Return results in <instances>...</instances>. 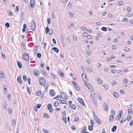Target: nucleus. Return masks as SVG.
<instances>
[{
    "mask_svg": "<svg viewBox=\"0 0 133 133\" xmlns=\"http://www.w3.org/2000/svg\"><path fill=\"white\" fill-rule=\"evenodd\" d=\"M115 114V112L114 110H111L110 115L109 116V120L110 121H112L114 118V116Z\"/></svg>",
    "mask_w": 133,
    "mask_h": 133,
    "instance_id": "f257e3e1",
    "label": "nucleus"
},
{
    "mask_svg": "<svg viewBox=\"0 0 133 133\" xmlns=\"http://www.w3.org/2000/svg\"><path fill=\"white\" fill-rule=\"evenodd\" d=\"M31 29L33 31L34 30L36 29V24L34 21L32 20L31 23Z\"/></svg>",
    "mask_w": 133,
    "mask_h": 133,
    "instance_id": "f03ea898",
    "label": "nucleus"
},
{
    "mask_svg": "<svg viewBox=\"0 0 133 133\" xmlns=\"http://www.w3.org/2000/svg\"><path fill=\"white\" fill-rule=\"evenodd\" d=\"M45 32L46 34L49 32V35H51L53 33L52 30L51 29H49V28L48 27H46V28Z\"/></svg>",
    "mask_w": 133,
    "mask_h": 133,
    "instance_id": "7ed1b4c3",
    "label": "nucleus"
},
{
    "mask_svg": "<svg viewBox=\"0 0 133 133\" xmlns=\"http://www.w3.org/2000/svg\"><path fill=\"white\" fill-rule=\"evenodd\" d=\"M40 84L43 86H44L46 84V81L44 78H40L39 80Z\"/></svg>",
    "mask_w": 133,
    "mask_h": 133,
    "instance_id": "20e7f679",
    "label": "nucleus"
},
{
    "mask_svg": "<svg viewBox=\"0 0 133 133\" xmlns=\"http://www.w3.org/2000/svg\"><path fill=\"white\" fill-rule=\"evenodd\" d=\"M22 58L26 61H28L29 59V57L28 55L26 53H25L23 55Z\"/></svg>",
    "mask_w": 133,
    "mask_h": 133,
    "instance_id": "39448f33",
    "label": "nucleus"
},
{
    "mask_svg": "<svg viewBox=\"0 0 133 133\" xmlns=\"http://www.w3.org/2000/svg\"><path fill=\"white\" fill-rule=\"evenodd\" d=\"M47 108L50 112H51L53 110V109L52 108V105L50 104H48Z\"/></svg>",
    "mask_w": 133,
    "mask_h": 133,
    "instance_id": "423d86ee",
    "label": "nucleus"
},
{
    "mask_svg": "<svg viewBox=\"0 0 133 133\" xmlns=\"http://www.w3.org/2000/svg\"><path fill=\"white\" fill-rule=\"evenodd\" d=\"M61 97L62 98L64 99H65L67 98L66 95L65 93H62L61 95Z\"/></svg>",
    "mask_w": 133,
    "mask_h": 133,
    "instance_id": "0eeeda50",
    "label": "nucleus"
},
{
    "mask_svg": "<svg viewBox=\"0 0 133 133\" xmlns=\"http://www.w3.org/2000/svg\"><path fill=\"white\" fill-rule=\"evenodd\" d=\"M78 100L80 103L83 106H84L85 104L84 103L83 100L81 98H78Z\"/></svg>",
    "mask_w": 133,
    "mask_h": 133,
    "instance_id": "6e6552de",
    "label": "nucleus"
},
{
    "mask_svg": "<svg viewBox=\"0 0 133 133\" xmlns=\"http://www.w3.org/2000/svg\"><path fill=\"white\" fill-rule=\"evenodd\" d=\"M34 74L35 76H38L39 75V72L37 69H35L34 70Z\"/></svg>",
    "mask_w": 133,
    "mask_h": 133,
    "instance_id": "1a4fd4ad",
    "label": "nucleus"
},
{
    "mask_svg": "<svg viewBox=\"0 0 133 133\" xmlns=\"http://www.w3.org/2000/svg\"><path fill=\"white\" fill-rule=\"evenodd\" d=\"M17 81L20 84H22V81L21 80V76H19L17 78Z\"/></svg>",
    "mask_w": 133,
    "mask_h": 133,
    "instance_id": "9d476101",
    "label": "nucleus"
},
{
    "mask_svg": "<svg viewBox=\"0 0 133 133\" xmlns=\"http://www.w3.org/2000/svg\"><path fill=\"white\" fill-rule=\"evenodd\" d=\"M39 46L38 45H36L34 49V53L36 54L37 52L38 51L37 50Z\"/></svg>",
    "mask_w": 133,
    "mask_h": 133,
    "instance_id": "9b49d317",
    "label": "nucleus"
},
{
    "mask_svg": "<svg viewBox=\"0 0 133 133\" xmlns=\"http://www.w3.org/2000/svg\"><path fill=\"white\" fill-rule=\"evenodd\" d=\"M30 3L31 7V8H33L35 5V1L34 0H30Z\"/></svg>",
    "mask_w": 133,
    "mask_h": 133,
    "instance_id": "f8f14e48",
    "label": "nucleus"
},
{
    "mask_svg": "<svg viewBox=\"0 0 133 133\" xmlns=\"http://www.w3.org/2000/svg\"><path fill=\"white\" fill-rule=\"evenodd\" d=\"M104 109L105 111H108V107L107 103H104Z\"/></svg>",
    "mask_w": 133,
    "mask_h": 133,
    "instance_id": "ddd939ff",
    "label": "nucleus"
},
{
    "mask_svg": "<svg viewBox=\"0 0 133 133\" xmlns=\"http://www.w3.org/2000/svg\"><path fill=\"white\" fill-rule=\"evenodd\" d=\"M96 79L97 80V81L98 84H100L102 83V81L101 80L100 78L99 77L97 78Z\"/></svg>",
    "mask_w": 133,
    "mask_h": 133,
    "instance_id": "4468645a",
    "label": "nucleus"
},
{
    "mask_svg": "<svg viewBox=\"0 0 133 133\" xmlns=\"http://www.w3.org/2000/svg\"><path fill=\"white\" fill-rule=\"evenodd\" d=\"M85 85L89 89H90V88H91V86H90L89 84L85 82L84 83Z\"/></svg>",
    "mask_w": 133,
    "mask_h": 133,
    "instance_id": "2eb2a0df",
    "label": "nucleus"
},
{
    "mask_svg": "<svg viewBox=\"0 0 133 133\" xmlns=\"http://www.w3.org/2000/svg\"><path fill=\"white\" fill-rule=\"evenodd\" d=\"M86 127L85 126L82 129L81 132L82 133H85L86 131Z\"/></svg>",
    "mask_w": 133,
    "mask_h": 133,
    "instance_id": "dca6fc26",
    "label": "nucleus"
},
{
    "mask_svg": "<svg viewBox=\"0 0 133 133\" xmlns=\"http://www.w3.org/2000/svg\"><path fill=\"white\" fill-rule=\"evenodd\" d=\"M84 77H83V74H82V78L83 80L85 82V81H86L87 80V78H86V76L85 75V74H84Z\"/></svg>",
    "mask_w": 133,
    "mask_h": 133,
    "instance_id": "f3484780",
    "label": "nucleus"
},
{
    "mask_svg": "<svg viewBox=\"0 0 133 133\" xmlns=\"http://www.w3.org/2000/svg\"><path fill=\"white\" fill-rule=\"evenodd\" d=\"M95 121L99 124H101V122L99 118H97L95 119Z\"/></svg>",
    "mask_w": 133,
    "mask_h": 133,
    "instance_id": "a211bd4d",
    "label": "nucleus"
},
{
    "mask_svg": "<svg viewBox=\"0 0 133 133\" xmlns=\"http://www.w3.org/2000/svg\"><path fill=\"white\" fill-rule=\"evenodd\" d=\"M52 49L54 50L57 53H58L59 52V49L57 48L54 47L52 48Z\"/></svg>",
    "mask_w": 133,
    "mask_h": 133,
    "instance_id": "6ab92c4d",
    "label": "nucleus"
},
{
    "mask_svg": "<svg viewBox=\"0 0 133 133\" xmlns=\"http://www.w3.org/2000/svg\"><path fill=\"white\" fill-rule=\"evenodd\" d=\"M50 95H51L52 96H54L55 95V94L54 93V90L53 89H51L50 90Z\"/></svg>",
    "mask_w": 133,
    "mask_h": 133,
    "instance_id": "aec40b11",
    "label": "nucleus"
},
{
    "mask_svg": "<svg viewBox=\"0 0 133 133\" xmlns=\"http://www.w3.org/2000/svg\"><path fill=\"white\" fill-rule=\"evenodd\" d=\"M21 48L22 49H25L26 48L25 45L24 43H22L21 44Z\"/></svg>",
    "mask_w": 133,
    "mask_h": 133,
    "instance_id": "412c9836",
    "label": "nucleus"
},
{
    "mask_svg": "<svg viewBox=\"0 0 133 133\" xmlns=\"http://www.w3.org/2000/svg\"><path fill=\"white\" fill-rule=\"evenodd\" d=\"M123 4V2L121 1H118L117 2V4L119 6H122Z\"/></svg>",
    "mask_w": 133,
    "mask_h": 133,
    "instance_id": "4be33fe9",
    "label": "nucleus"
},
{
    "mask_svg": "<svg viewBox=\"0 0 133 133\" xmlns=\"http://www.w3.org/2000/svg\"><path fill=\"white\" fill-rule=\"evenodd\" d=\"M17 65L20 68H22V64L20 62H18L17 63Z\"/></svg>",
    "mask_w": 133,
    "mask_h": 133,
    "instance_id": "5701e85b",
    "label": "nucleus"
},
{
    "mask_svg": "<svg viewBox=\"0 0 133 133\" xmlns=\"http://www.w3.org/2000/svg\"><path fill=\"white\" fill-rule=\"evenodd\" d=\"M69 105L71 108L74 109L75 110L76 109V107L75 105L72 104L70 105Z\"/></svg>",
    "mask_w": 133,
    "mask_h": 133,
    "instance_id": "b1692460",
    "label": "nucleus"
},
{
    "mask_svg": "<svg viewBox=\"0 0 133 133\" xmlns=\"http://www.w3.org/2000/svg\"><path fill=\"white\" fill-rule=\"evenodd\" d=\"M117 129V127L116 126H114L112 129V132H114L116 131Z\"/></svg>",
    "mask_w": 133,
    "mask_h": 133,
    "instance_id": "393cba45",
    "label": "nucleus"
},
{
    "mask_svg": "<svg viewBox=\"0 0 133 133\" xmlns=\"http://www.w3.org/2000/svg\"><path fill=\"white\" fill-rule=\"evenodd\" d=\"M54 99H56L58 101H60L61 100V98L60 97L59 95H57L56 97L54 98Z\"/></svg>",
    "mask_w": 133,
    "mask_h": 133,
    "instance_id": "a878e982",
    "label": "nucleus"
},
{
    "mask_svg": "<svg viewBox=\"0 0 133 133\" xmlns=\"http://www.w3.org/2000/svg\"><path fill=\"white\" fill-rule=\"evenodd\" d=\"M132 118L131 116L130 115H128L127 117V120L129 121H130Z\"/></svg>",
    "mask_w": 133,
    "mask_h": 133,
    "instance_id": "bb28decb",
    "label": "nucleus"
},
{
    "mask_svg": "<svg viewBox=\"0 0 133 133\" xmlns=\"http://www.w3.org/2000/svg\"><path fill=\"white\" fill-rule=\"evenodd\" d=\"M114 96L116 98H118L119 97V95H118L117 94V93L116 92H114Z\"/></svg>",
    "mask_w": 133,
    "mask_h": 133,
    "instance_id": "cd10ccee",
    "label": "nucleus"
},
{
    "mask_svg": "<svg viewBox=\"0 0 133 133\" xmlns=\"http://www.w3.org/2000/svg\"><path fill=\"white\" fill-rule=\"evenodd\" d=\"M128 114H132L133 113V111L130 109H128Z\"/></svg>",
    "mask_w": 133,
    "mask_h": 133,
    "instance_id": "c85d7f7f",
    "label": "nucleus"
},
{
    "mask_svg": "<svg viewBox=\"0 0 133 133\" xmlns=\"http://www.w3.org/2000/svg\"><path fill=\"white\" fill-rule=\"evenodd\" d=\"M58 73L59 75H60L61 77H63L64 76V75L63 74V72L62 71H60Z\"/></svg>",
    "mask_w": 133,
    "mask_h": 133,
    "instance_id": "c756f323",
    "label": "nucleus"
},
{
    "mask_svg": "<svg viewBox=\"0 0 133 133\" xmlns=\"http://www.w3.org/2000/svg\"><path fill=\"white\" fill-rule=\"evenodd\" d=\"M59 105V103L58 102L56 101L55 102L54 104V106L55 107H57Z\"/></svg>",
    "mask_w": 133,
    "mask_h": 133,
    "instance_id": "7c9ffc66",
    "label": "nucleus"
},
{
    "mask_svg": "<svg viewBox=\"0 0 133 133\" xmlns=\"http://www.w3.org/2000/svg\"><path fill=\"white\" fill-rule=\"evenodd\" d=\"M61 103L62 104H67V103L66 101H65L62 100L61 101Z\"/></svg>",
    "mask_w": 133,
    "mask_h": 133,
    "instance_id": "2f4dec72",
    "label": "nucleus"
},
{
    "mask_svg": "<svg viewBox=\"0 0 133 133\" xmlns=\"http://www.w3.org/2000/svg\"><path fill=\"white\" fill-rule=\"evenodd\" d=\"M1 77L3 78H5V76L4 73L2 72L1 71Z\"/></svg>",
    "mask_w": 133,
    "mask_h": 133,
    "instance_id": "473e14b6",
    "label": "nucleus"
},
{
    "mask_svg": "<svg viewBox=\"0 0 133 133\" xmlns=\"http://www.w3.org/2000/svg\"><path fill=\"white\" fill-rule=\"evenodd\" d=\"M63 120L64 121V122L65 123H66L67 120L66 117L65 116L62 117Z\"/></svg>",
    "mask_w": 133,
    "mask_h": 133,
    "instance_id": "72a5a7b5",
    "label": "nucleus"
},
{
    "mask_svg": "<svg viewBox=\"0 0 133 133\" xmlns=\"http://www.w3.org/2000/svg\"><path fill=\"white\" fill-rule=\"evenodd\" d=\"M94 96L93 95L91 94L90 96V97L93 100L94 102L95 101V98H93Z\"/></svg>",
    "mask_w": 133,
    "mask_h": 133,
    "instance_id": "f704fd0d",
    "label": "nucleus"
},
{
    "mask_svg": "<svg viewBox=\"0 0 133 133\" xmlns=\"http://www.w3.org/2000/svg\"><path fill=\"white\" fill-rule=\"evenodd\" d=\"M41 91H39L37 92L36 93V94L37 96H39L41 95Z\"/></svg>",
    "mask_w": 133,
    "mask_h": 133,
    "instance_id": "c9c22d12",
    "label": "nucleus"
},
{
    "mask_svg": "<svg viewBox=\"0 0 133 133\" xmlns=\"http://www.w3.org/2000/svg\"><path fill=\"white\" fill-rule=\"evenodd\" d=\"M69 15L71 18H72L74 17V15L71 12H69Z\"/></svg>",
    "mask_w": 133,
    "mask_h": 133,
    "instance_id": "e433bc0d",
    "label": "nucleus"
},
{
    "mask_svg": "<svg viewBox=\"0 0 133 133\" xmlns=\"http://www.w3.org/2000/svg\"><path fill=\"white\" fill-rule=\"evenodd\" d=\"M43 117L46 118H48L49 117V116L46 113L44 114L43 116Z\"/></svg>",
    "mask_w": 133,
    "mask_h": 133,
    "instance_id": "4c0bfd02",
    "label": "nucleus"
},
{
    "mask_svg": "<svg viewBox=\"0 0 133 133\" xmlns=\"http://www.w3.org/2000/svg\"><path fill=\"white\" fill-rule=\"evenodd\" d=\"M19 9V6H16V8H15V11L16 12H18Z\"/></svg>",
    "mask_w": 133,
    "mask_h": 133,
    "instance_id": "58836bf2",
    "label": "nucleus"
},
{
    "mask_svg": "<svg viewBox=\"0 0 133 133\" xmlns=\"http://www.w3.org/2000/svg\"><path fill=\"white\" fill-rule=\"evenodd\" d=\"M1 54L2 56V58L4 59H5L6 58V57L5 54L3 52H2Z\"/></svg>",
    "mask_w": 133,
    "mask_h": 133,
    "instance_id": "ea45409f",
    "label": "nucleus"
},
{
    "mask_svg": "<svg viewBox=\"0 0 133 133\" xmlns=\"http://www.w3.org/2000/svg\"><path fill=\"white\" fill-rule=\"evenodd\" d=\"M80 29H82V30L84 31H85V30H86V29H87V28L84 26L81 27L80 28Z\"/></svg>",
    "mask_w": 133,
    "mask_h": 133,
    "instance_id": "a19ab883",
    "label": "nucleus"
},
{
    "mask_svg": "<svg viewBox=\"0 0 133 133\" xmlns=\"http://www.w3.org/2000/svg\"><path fill=\"white\" fill-rule=\"evenodd\" d=\"M104 89H107L108 88V86L107 85H104L103 86Z\"/></svg>",
    "mask_w": 133,
    "mask_h": 133,
    "instance_id": "79ce46f5",
    "label": "nucleus"
},
{
    "mask_svg": "<svg viewBox=\"0 0 133 133\" xmlns=\"http://www.w3.org/2000/svg\"><path fill=\"white\" fill-rule=\"evenodd\" d=\"M122 116H120L119 115H118L117 117L116 118V119L117 120H119L121 118Z\"/></svg>",
    "mask_w": 133,
    "mask_h": 133,
    "instance_id": "37998d69",
    "label": "nucleus"
},
{
    "mask_svg": "<svg viewBox=\"0 0 133 133\" xmlns=\"http://www.w3.org/2000/svg\"><path fill=\"white\" fill-rule=\"evenodd\" d=\"M12 124L14 126L16 125V122L15 119H14L12 120Z\"/></svg>",
    "mask_w": 133,
    "mask_h": 133,
    "instance_id": "c03bdc74",
    "label": "nucleus"
},
{
    "mask_svg": "<svg viewBox=\"0 0 133 133\" xmlns=\"http://www.w3.org/2000/svg\"><path fill=\"white\" fill-rule=\"evenodd\" d=\"M83 35L84 37H86L88 36V33L87 32H84L83 33Z\"/></svg>",
    "mask_w": 133,
    "mask_h": 133,
    "instance_id": "a18cd8bd",
    "label": "nucleus"
},
{
    "mask_svg": "<svg viewBox=\"0 0 133 133\" xmlns=\"http://www.w3.org/2000/svg\"><path fill=\"white\" fill-rule=\"evenodd\" d=\"M102 30L104 31H106L107 30V28L105 27H103L102 28Z\"/></svg>",
    "mask_w": 133,
    "mask_h": 133,
    "instance_id": "49530a36",
    "label": "nucleus"
},
{
    "mask_svg": "<svg viewBox=\"0 0 133 133\" xmlns=\"http://www.w3.org/2000/svg\"><path fill=\"white\" fill-rule=\"evenodd\" d=\"M92 126L91 125H89L88 126V129L90 131H92Z\"/></svg>",
    "mask_w": 133,
    "mask_h": 133,
    "instance_id": "de8ad7c7",
    "label": "nucleus"
},
{
    "mask_svg": "<svg viewBox=\"0 0 133 133\" xmlns=\"http://www.w3.org/2000/svg\"><path fill=\"white\" fill-rule=\"evenodd\" d=\"M123 21L125 22H127L128 21V19L127 18H124L123 19Z\"/></svg>",
    "mask_w": 133,
    "mask_h": 133,
    "instance_id": "09e8293b",
    "label": "nucleus"
},
{
    "mask_svg": "<svg viewBox=\"0 0 133 133\" xmlns=\"http://www.w3.org/2000/svg\"><path fill=\"white\" fill-rule=\"evenodd\" d=\"M124 50L125 51H128L129 50V49L127 47H125L124 49Z\"/></svg>",
    "mask_w": 133,
    "mask_h": 133,
    "instance_id": "8fccbe9b",
    "label": "nucleus"
},
{
    "mask_svg": "<svg viewBox=\"0 0 133 133\" xmlns=\"http://www.w3.org/2000/svg\"><path fill=\"white\" fill-rule=\"evenodd\" d=\"M37 56L38 58H39L41 57V55L40 53H38L37 54Z\"/></svg>",
    "mask_w": 133,
    "mask_h": 133,
    "instance_id": "3c124183",
    "label": "nucleus"
},
{
    "mask_svg": "<svg viewBox=\"0 0 133 133\" xmlns=\"http://www.w3.org/2000/svg\"><path fill=\"white\" fill-rule=\"evenodd\" d=\"M87 54L89 55H90L91 54V52L90 51L88 50L87 51Z\"/></svg>",
    "mask_w": 133,
    "mask_h": 133,
    "instance_id": "603ef678",
    "label": "nucleus"
},
{
    "mask_svg": "<svg viewBox=\"0 0 133 133\" xmlns=\"http://www.w3.org/2000/svg\"><path fill=\"white\" fill-rule=\"evenodd\" d=\"M87 70L89 72H92V70L88 68H87Z\"/></svg>",
    "mask_w": 133,
    "mask_h": 133,
    "instance_id": "864d4df0",
    "label": "nucleus"
},
{
    "mask_svg": "<svg viewBox=\"0 0 133 133\" xmlns=\"http://www.w3.org/2000/svg\"><path fill=\"white\" fill-rule=\"evenodd\" d=\"M75 88H76V89L78 91H79V88L77 84L75 86Z\"/></svg>",
    "mask_w": 133,
    "mask_h": 133,
    "instance_id": "5fc2aeb1",
    "label": "nucleus"
},
{
    "mask_svg": "<svg viewBox=\"0 0 133 133\" xmlns=\"http://www.w3.org/2000/svg\"><path fill=\"white\" fill-rule=\"evenodd\" d=\"M5 26L7 28H9V27L10 25L9 23H6L5 24Z\"/></svg>",
    "mask_w": 133,
    "mask_h": 133,
    "instance_id": "6e6d98bb",
    "label": "nucleus"
},
{
    "mask_svg": "<svg viewBox=\"0 0 133 133\" xmlns=\"http://www.w3.org/2000/svg\"><path fill=\"white\" fill-rule=\"evenodd\" d=\"M123 112L122 110H121L120 112V113L119 114V115L120 116H122V115H123Z\"/></svg>",
    "mask_w": 133,
    "mask_h": 133,
    "instance_id": "4d7b16f0",
    "label": "nucleus"
},
{
    "mask_svg": "<svg viewBox=\"0 0 133 133\" xmlns=\"http://www.w3.org/2000/svg\"><path fill=\"white\" fill-rule=\"evenodd\" d=\"M38 119L39 118L35 116L34 117V119L35 122H36L37 121L38 122Z\"/></svg>",
    "mask_w": 133,
    "mask_h": 133,
    "instance_id": "13d9d810",
    "label": "nucleus"
},
{
    "mask_svg": "<svg viewBox=\"0 0 133 133\" xmlns=\"http://www.w3.org/2000/svg\"><path fill=\"white\" fill-rule=\"evenodd\" d=\"M41 106V105L40 104H37L36 106V107L38 108L39 109L40 108V107Z\"/></svg>",
    "mask_w": 133,
    "mask_h": 133,
    "instance_id": "bf43d9fd",
    "label": "nucleus"
},
{
    "mask_svg": "<svg viewBox=\"0 0 133 133\" xmlns=\"http://www.w3.org/2000/svg\"><path fill=\"white\" fill-rule=\"evenodd\" d=\"M87 38L88 39H90L92 38V36L91 35H89L87 36Z\"/></svg>",
    "mask_w": 133,
    "mask_h": 133,
    "instance_id": "052dcab7",
    "label": "nucleus"
},
{
    "mask_svg": "<svg viewBox=\"0 0 133 133\" xmlns=\"http://www.w3.org/2000/svg\"><path fill=\"white\" fill-rule=\"evenodd\" d=\"M90 122L92 127L94 126V122L92 119H91L90 120Z\"/></svg>",
    "mask_w": 133,
    "mask_h": 133,
    "instance_id": "680f3d73",
    "label": "nucleus"
},
{
    "mask_svg": "<svg viewBox=\"0 0 133 133\" xmlns=\"http://www.w3.org/2000/svg\"><path fill=\"white\" fill-rule=\"evenodd\" d=\"M27 88L28 91L29 92V94H31V92H30V90L29 89V87H27Z\"/></svg>",
    "mask_w": 133,
    "mask_h": 133,
    "instance_id": "e2e57ef3",
    "label": "nucleus"
},
{
    "mask_svg": "<svg viewBox=\"0 0 133 133\" xmlns=\"http://www.w3.org/2000/svg\"><path fill=\"white\" fill-rule=\"evenodd\" d=\"M43 131L44 133H48V131L45 129H43Z\"/></svg>",
    "mask_w": 133,
    "mask_h": 133,
    "instance_id": "0e129e2a",
    "label": "nucleus"
},
{
    "mask_svg": "<svg viewBox=\"0 0 133 133\" xmlns=\"http://www.w3.org/2000/svg\"><path fill=\"white\" fill-rule=\"evenodd\" d=\"M123 82L124 83H128V80L127 79H124L123 81Z\"/></svg>",
    "mask_w": 133,
    "mask_h": 133,
    "instance_id": "69168bd1",
    "label": "nucleus"
},
{
    "mask_svg": "<svg viewBox=\"0 0 133 133\" xmlns=\"http://www.w3.org/2000/svg\"><path fill=\"white\" fill-rule=\"evenodd\" d=\"M71 128L73 130H75L76 129L75 127L74 126H72L71 127Z\"/></svg>",
    "mask_w": 133,
    "mask_h": 133,
    "instance_id": "338daca9",
    "label": "nucleus"
},
{
    "mask_svg": "<svg viewBox=\"0 0 133 133\" xmlns=\"http://www.w3.org/2000/svg\"><path fill=\"white\" fill-rule=\"evenodd\" d=\"M26 76H23V79L24 81H26Z\"/></svg>",
    "mask_w": 133,
    "mask_h": 133,
    "instance_id": "774afa93",
    "label": "nucleus"
}]
</instances>
